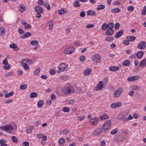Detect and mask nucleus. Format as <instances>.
Listing matches in <instances>:
<instances>
[{
  "label": "nucleus",
  "mask_w": 146,
  "mask_h": 146,
  "mask_svg": "<svg viewBox=\"0 0 146 146\" xmlns=\"http://www.w3.org/2000/svg\"><path fill=\"white\" fill-rule=\"evenodd\" d=\"M60 134L66 135L69 133V131L67 130L64 129L62 131H60Z\"/></svg>",
  "instance_id": "c9c22d12"
},
{
  "label": "nucleus",
  "mask_w": 146,
  "mask_h": 146,
  "mask_svg": "<svg viewBox=\"0 0 146 146\" xmlns=\"http://www.w3.org/2000/svg\"><path fill=\"white\" fill-rule=\"evenodd\" d=\"M5 32L4 28L2 26L0 27V35H4L5 33Z\"/></svg>",
  "instance_id": "cd10ccee"
},
{
  "label": "nucleus",
  "mask_w": 146,
  "mask_h": 146,
  "mask_svg": "<svg viewBox=\"0 0 146 146\" xmlns=\"http://www.w3.org/2000/svg\"><path fill=\"white\" fill-rule=\"evenodd\" d=\"M123 139V138L122 135H116V136L115 137L114 141L115 142L119 143L122 141Z\"/></svg>",
  "instance_id": "6e6552de"
},
{
  "label": "nucleus",
  "mask_w": 146,
  "mask_h": 146,
  "mask_svg": "<svg viewBox=\"0 0 146 146\" xmlns=\"http://www.w3.org/2000/svg\"><path fill=\"white\" fill-rule=\"evenodd\" d=\"M37 94H36V93L35 92L31 93L30 95V97L31 98L36 97H37Z\"/></svg>",
  "instance_id": "de8ad7c7"
},
{
  "label": "nucleus",
  "mask_w": 146,
  "mask_h": 146,
  "mask_svg": "<svg viewBox=\"0 0 146 146\" xmlns=\"http://www.w3.org/2000/svg\"><path fill=\"white\" fill-rule=\"evenodd\" d=\"M113 36L107 37L106 38V40L107 41L111 42L113 41Z\"/></svg>",
  "instance_id": "58836bf2"
},
{
  "label": "nucleus",
  "mask_w": 146,
  "mask_h": 146,
  "mask_svg": "<svg viewBox=\"0 0 146 146\" xmlns=\"http://www.w3.org/2000/svg\"><path fill=\"white\" fill-rule=\"evenodd\" d=\"M9 46L10 48H13V50L15 51H17L19 50V48L17 47V45L14 43L11 44Z\"/></svg>",
  "instance_id": "a211bd4d"
},
{
  "label": "nucleus",
  "mask_w": 146,
  "mask_h": 146,
  "mask_svg": "<svg viewBox=\"0 0 146 146\" xmlns=\"http://www.w3.org/2000/svg\"><path fill=\"white\" fill-rule=\"evenodd\" d=\"M92 59L93 61L99 63L101 61V57L98 54H96L92 56Z\"/></svg>",
  "instance_id": "423d86ee"
},
{
  "label": "nucleus",
  "mask_w": 146,
  "mask_h": 146,
  "mask_svg": "<svg viewBox=\"0 0 146 146\" xmlns=\"http://www.w3.org/2000/svg\"><path fill=\"white\" fill-rule=\"evenodd\" d=\"M33 129L32 127H29L27 129V132L28 133H30L31 132Z\"/></svg>",
  "instance_id": "4d7b16f0"
},
{
  "label": "nucleus",
  "mask_w": 146,
  "mask_h": 146,
  "mask_svg": "<svg viewBox=\"0 0 146 146\" xmlns=\"http://www.w3.org/2000/svg\"><path fill=\"white\" fill-rule=\"evenodd\" d=\"M13 129V127L10 125H3L0 127V130L8 132H10L11 130Z\"/></svg>",
  "instance_id": "f03ea898"
},
{
  "label": "nucleus",
  "mask_w": 146,
  "mask_h": 146,
  "mask_svg": "<svg viewBox=\"0 0 146 146\" xmlns=\"http://www.w3.org/2000/svg\"><path fill=\"white\" fill-rule=\"evenodd\" d=\"M123 92L122 89L120 88L118 89L114 94V97L115 98L118 97Z\"/></svg>",
  "instance_id": "1a4fd4ad"
},
{
  "label": "nucleus",
  "mask_w": 146,
  "mask_h": 146,
  "mask_svg": "<svg viewBox=\"0 0 146 146\" xmlns=\"http://www.w3.org/2000/svg\"><path fill=\"white\" fill-rule=\"evenodd\" d=\"M35 10L37 13H42L43 11V9L40 6H37L35 8Z\"/></svg>",
  "instance_id": "2eb2a0df"
},
{
  "label": "nucleus",
  "mask_w": 146,
  "mask_h": 146,
  "mask_svg": "<svg viewBox=\"0 0 146 146\" xmlns=\"http://www.w3.org/2000/svg\"><path fill=\"white\" fill-rule=\"evenodd\" d=\"M30 44L31 45L35 44L36 46H37L38 44V42L36 40H33L30 42Z\"/></svg>",
  "instance_id": "a19ab883"
},
{
  "label": "nucleus",
  "mask_w": 146,
  "mask_h": 146,
  "mask_svg": "<svg viewBox=\"0 0 146 146\" xmlns=\"http://www.w3.org/2000/svg\"><path fill=\"white\" fill-rule=\"evenodd\" d=\"M143 52L142 51H139L137 53L136 56L139 58L141 59L143 57Z\"/></svg>",
  "instance_id": "6ab92c4d"
},
{
  "label": "nucleus",
  "mask_w": 146,
  "mask_h": 146,
  "mask_svg": "<svg viewBox=\"0 0 146 146\" xmlns=\"http://www.w3.org/2000/svg\"><path fill=\"white\" fill-rule=\"evenodd\" d=\"M21 65L25 70H28L29 69V66L25 63H23L22 62Z\"/></svg>",
  "instance_id": "c85d7f7f"
},
{
  "label": "nucleus",
  "mask_w": 146,
  "mask_h": 146,
  "mask_svg": "<svg viewBox=\"0 0 146 146\" xmlns=\"http://www.w3.org/2000/svg\"><path fill=\"white\" fill-rule=\"evenodd\" d=\"M74 7H78L80 6V3L78 0H76L74 4Z\"/></svg>",
  "instance_id": "37998d69"
},
{
  "label": "nucleus",
  "mask_w": 146,
  "mask_h": 146,
  "mask_svg": "<svg viewBox=\"0 0 146 146\" xmlns=\"http://www.w3.org/2000/svg\"><path fill=\"white\" fill-rule=\"evenodd\" d=\"M13 73V71L9 72L6 74L5 75V76L7 77L8 76H9L11 75Z\"/></svg>",
  "instance_id": "774afa93"
},
{
  "label": "nucleus",
  "mask_w": 146,
  "mask_h": 146,
  "mask_svg": "<svg viewBox=\"0 0 146 146\" xmlns=\"http://www.w3.org/2000/svg\"><path fill=\"white\" fill-rule=\"evenodd\" d=\"M131 88L132 90H138L140 89L139 87L135 85L133 86H131Z\"/></svg>",
  "instance_id": "8fccbe9b"
},
{
  "label": "nucleus",
  "mask_w": 146,
  "mask_h": 146,
  "mask_svg": "<svg viewBox=\"0 0 146 146\" xmlns=\"http://www.w3.org/2000/svg\"><path fill=\"white\" fill-rule=\"evenodd\" d=\"M19 10L21 12H23L24 11L25 7L23 5L21 4L19 5Z\"/></svg>",
  "instance_id": "2f4dec72"
},
{
  "label": "nucleus",
  "mask_w": 146,
  "mask_h": 146,
  "mask_svg": "<svg viewBox=\"0 0 146 146\" xmlns=\"http://www.w3.org/2000/svg\"><path fill=\"white\" fill-rule=\"evenodd\" d=\"M87 14L88 15H90L96 16V12L95 11L92 10H90L88 11L87 12Z\"/></svg>",
  "instance_id": "4be33fe9"
},
{
  "label": "nucleus",
  "mask_w": 146,
  "mask_h": 146,
  "mask_svg": "<svg viewBox=\"0 0 146 146\" xmlns=\"http://www.w3.org/2000/svg\"><path fill=\"white\" fill-rule=\"evenodd\" d=\"M107 28H108L107 25L106 23H104L102 26V30H106Z\"/></svg>",
  "instance_id": "c03bdc74"
},
{
  "label": "nucleus",
  "mask_w": 146,
  "mask_h": 146,
  "mask_svg": "<svg viewBox=\"0 0 146 146\" xmlns=\"http://www.w3.org/2000/svg\"><path fill=\"white\" fill-rule=\"evenodd\" d=\"M118 130L117 128H116L115 129L112 130L110 132V134L112 135H114L117 133Z\"/></svg>",
  "instance_id": "49530a36"
},
{
  "label": "nucleus",
  "mask_w": 146,
  "mask_h": 146,
  "mask_svg": "<svg viewBox=\"0 0 146 146\" xmlns=\"http://www.w3.org/2000/svg\"><path fill=\"white\" fill-rule=\"evenodd\" d=\"M127 80L129 82L133 81L134 80L133 76L127 78Z\"/></svg>",
  "instance_id": "338daca9"
},
{
  "label": "nucleus",
  "mask_w": 146,
  "mask_h": 146,
  "mask_svg": "<svg viewBox=\"0 0 146 146\" xmlns=\"http://www.w3.org/2000/svg\"><path fill=\"white\" fill-rule=\"evenodd\" d=\"M65 142V140L63 138H60L58 140V142L60 145H62Z\"/></svg>",
  "instance_id": "ea45409f"
},
{
  "label": "nucleus",
  "mask_w": 146,
  "mask_h": 146,
  "mask_svg": "<svg viewBox=\"0 0 146 146\" xmlns=\"http://www.w3.org/2000/svg\"><path fill=\"white\" fill-rule=\"evenodd\" d=\"M27 88V85L25 84H23L21 85L20 86V88L21 90H23Z\"/></svg>",
  "instance_id": "3c124183"
},
{
  "label": "nucleus",
  "mask_w": 146,
  "mask_h": 146,
  "mask_svg": "<svg viewBox=\"0 0 146 146\" xmlns=\"http://www.w3.org/2000/svg\"><path fill=\"white\" fill-rule=\"evenodd\" d=\"M108 118V116L106 115L105 113H103V115L100 117V119L101 120L107 119Z\"/></svg>",
  "instance_id": "a878e982"
},
{
  "label": "nucleus",
  "mask_w": 146,
  "mask_h": 146,
  "mask_svg": "<svg viewBox=\"0 0 146 146\" xmlns=\"http://www.w3.org/2000/svg\"><path fill=\"white\" fill-rule=\"evenodd\" d=\"M123 64L125 66H128L130 64V61L128 60L125 61L123 62Z\"/></svg>",
  "instance_id": "4c0bfd02"
},
{
  "label": "nucleus",
  "mask_w": 146,
  "mask_h": 146,
  "mask_svg": "<svg viewBox=\"0 0 146 146\" xmlns=\"http://www.w3.org/2000/svg\"><path fill=\"white\" fill-rule=\"evenodd\" d=\"M108 29H112L113 28L114 24L112 23H109L108 24Z\"/></svg>",
  "instance_id": "79ce46f5"
},
{
  "label": "nucleus",
  "mask_w": 146,
  "mask_h": 146,
  "mask_svg": "<svg viewBox=\"0 0 146 146\" xmlns=\"http://www.w3.org/2000/svg\"><path fill=\"white\" fill-rule=\"evenodd\" d=\"M123 115L122 113H121L117 117V119L119 120H121L123 119Z\"/></svg>",
  "instance_id": "bf43d9fd"
},
{
  "label": "nucleus",
  "mask_w": 146,
  "mask_h": 146,
  "mask_svg": "<svg viewBox=\"0 0 146 146\" xmlns=\"http://www.w3.org/2000/svg\"><path fill=\"white\" fill-rule=\"evenodd\" d=\"M2 64L4 65L3 66L4 69L5 70H8L10 68L9 65L8 64V62L6 59L3 60Z\"/></svg>",
  "instance_id": "9d476101"
},
{
  "label": "nucleus",
  "mask_w": 146,
  "mask_h": 146,
  "mask_svg": "<svg viewBox=\"0 0 146 146\" xmlns=\"http://www.w3.org/2000/svg\"><path fill=\"white\" fill-rule=\"evenodd\" d=\"M119 67L117 66H112L109 68V69L113 71H115L119 70Z\"/></svg>",
  "instance_id": "aec40b11"
},
{
  "label": "nucleus",
  "mask_w": 146,
  "mask_h": 146,
  "mask_svg": "<svg viewBox=\"0 0 146 146\" xmlns=\"http://www.w3.org/2000/svg\"><path fill=\"white\" fill-rule=\"evenodd\" d=\"M31 34L30 33L28 32L25 33L23 36H21V38H22L24 39L29 37L30 36H31Z\"/></svg>",
  "instance_id": "412c9836"
},
{
  "label": "nucleus",
  "mask_w": 146,
  "mask_h": 146,
  "mask_svg": "<svg viewBox=\"0 0 146 146\" xmlns=\"http://www.w3.org/2000/svg\"><path fill=\"white\" fill-rule=\"evenodd\" d=\"M124 31L123 30H121L120 31L117 32L116 34V35L114 36L115 38H118L120 37L123 35V33Z\"/></svg>",
  "instance_id": "f3484780"
},
{
  "label": "nucleus",
  "mask_w": 146,
  "mask_h": 146,
  "mask_svg": "<svg viewBox=\"0 0 146 146\" xmlns=\"http://www.w3.org/2000/svg\"><path fill=\"white\" fill-rule=\"evenodd\" d=\"M75 50L74 48L72 46L68 47L67 48H66L64 51V53L65 54H71Z\"/></svg>",
  "instance_id": "20e7f679"
},
{
  "label": "nucleus",
  "mask_w": 146,
  "mask_h": 146,
  "mask_svg": "<svg viewBox=\"0 0 146 146\" xmlns=\"http://www.w3.org/2000/svg\"><path fill=\"white\" fill-rule=\"evenodd\" d=\"M85 58L84 56H81L80 58V61L83 62L85 60Z\"/></svg>",
  "instance_id": "052dcab7"
},
{
  "label": "nucleus",
  "mask_w": 146,
  "mask_h": 146,
  "mask_svg": "<svg viewBox=\"0 0 146 146\" xmlns=\"http://www.w3.org/2000/svg\"><path fill=\"white\" fill-rule=\"evenodd\" d=\"M48 24L49 26H53L54 23L52 20H50L48 22Z\"/></svg>",
  "instance_id": "680f3d73"
},
{
  "label": "nucleus",
  "mask_w": 146,
  "mask_h": 146,
  "mask_svg": "<svg viewBox=\"0 0 146 146\" xmlns=\"http://www.w3.org/2000/svg\"><path fill=\"white\" fill-rule=\"evenodd\" d=\"M62 110L63 111L65 112H68L70 111L69 108L67 107H64L63 109Z\"/></svg>",
  "instance_id": "09e8293b"
},
{
  "label": "nucleus",
  "mask_w": 146,
  "mask_h": 146,
  "mask_svg": "<svg viewBox=\"0 0 146 146\" xmlns=\"http://www.w3.org/2000/svg\"><path fill=\"white\" fill-rule=\"evenodd\" d=\"M102 130L100 128H98L94 131L93 134L95 136H98L100 135L102 133Z\"/></svg>",
  "instance_id": "f8f14e48"
},
{
  "label": "nucleus",
  "mask_w": 146,
  "mask_h": 146,
  "mask_svg": "<svg viewBox=\"0 0 146 146\" xmlns=\"http://www.w3.org/2000/svg\"><path fill=\"white\" fill-rule=\"evenodd\" d=\"M99 121V119L97 117H93L90 119L89 122L91 125H96Z\"/></svg>",
  "instance_id": "39448f33"
},
{
  "label": "nucleus",
  "mask_w": 146,
  "mask_h": 146,
  "mask_svg": "<svg viewBox=\"0 0 146 146\" xmlns=\"http://www.w3.org/2000/svg\"><path fill=\"white\" fill-rule=\"evenodd\" d=\"M18 32L20 35L23 34L25 33L23 30L21 28L19 29L18 30Z\"/></svg>",
  "instance_id": "6e6d98bb"
},
{
  "label": "nucleus",
  "mask_w": 146,
  "mask_h": 146,
  "mask_svg": "<svg viewBox=\"0 0 146 146\" xmlns=\"http://www.w3.org/2000/svg\"><path fill=\"white\" fill-rule=\"evenodd\" d=\"M105 7V6L103 5H98L97 8V10H100L103 9H104Z\"/></svg>",
  "instance_id": "7c9ffc66"
},
{
  "label": "nucleus",
  "mask_w": 146,
  "mask_h": 146,
  "mask_svg": "<svg viewBox=\"0 0 146 146\" xmlns=\"http://www.w3.org/2000/svg\"><path fill=\"white\" fill-rule=\"evenodd\" d=\"M50 73L51 75H53L55 74L56 72L54 70L51 69L50 70Z\"/></svg>",
  "instance_id": "0e129e2a"
},
{
  "label": "nucleus",
  "mask_w": 146,
  "mask_h": 146,
  "mask_svg": "<svg viewBox=\"0 0 146 146\" xmlns=\"http://www.w3.org/2000/svg\"><path fill=\"white\" fill-rule=\"evenodd\" d=\"M126 39L129 41H133L135 39V37L134 36H128L126 37Z\"/></svg>",
  "instance_id": "b1692460"
},
{
  "label": "nucleus",
  "mask_w": 146,
  "mask_h": 146,
  "mask_svg": "<svg viewBox=\"0 0 146 146\" xmlns=\"http://www.w3.org/2000/svg\"><path fill=\"white\" fill-rule=\"evenodd\" d=\"M103 83L102 81L99 82L98 85L96 87V90H101L103 87Z\"/></svg>",
  "instance_id": "4468645a"
},
{
  "label": "nucleus",
  "mask_w": 146,
  "mask_h": 146,
  "mask_svg": "<svg viewBox=\"0 0 146 146\" xmlns=\"http://www.w3.org/2000/svg\"><path fill=\"white\" fill-rule=\"evenodd\" d=\"M14 92L13 91H11L10 93L6 94L5 95V97L6 98L10 97L14 94Z\"/></svg>",
  "instance_id": "e433bc0d"
},
{
  "label": "nucleus",
  "mask_w": 146,
  "mask_h": 146,
  "mask_svg": "<svg viewBox=\"0 0 146 146\" xmlns=\"http://www.w3.org/2000/svg\"><path fill=\"white\" fill-rule=\"evenodd\" d=\"M24 25L26 28L29 29L31 27V25L29 24H27V23H25Z\"/></svg>",
  "instance_id": "e2e57ef3"
},
{
  "label": "nucleus",
  "mask_w": 146,
  "mask_h": 146,
  "mask_svg": "<svg viewBox=\"0 0 146 146\" xmlns=\"http://www.w3.org/2000/svg\"><path fill=\"white\" fill-rule=\"evenodd\" d=\"M86 14L85 12L84 11H82L80 13V16L81 17H83L85 16Z\"/></svg>",
  "instance_id": "5fc2aeb1"
},
{
  "label": "nucleus",
  "mask_w": 146,
  "mask_h": 146,
  "mask_svg": "<svg viewBox=\"0 0 146 146\" xmlns=\"http://www.w3.org/2000/svg\"><path fill=\"white\" fill-rule=\"evenodd\" d=\"M44 6L48 10H49L50 9V6L49 4H45Z\"/></svg>",
  "instance_id": "69168bd1"
},
{
  "label": "nucleus",
  "mask_w": 146,
  "mask_h": 146,
  "mask_svg": "<svg viewBox=\"0 0 146 146\" xmlns=\"http://www.w3.org/2000/svg\"><path fill=\"white\" fill-rule=\"evenodd\" d=\"M58 67L61 71H66L68 70V65L65 63H61L58 66Z\"/></svg>",
  "instance_id": "7ed1b4c3"
},
{
  "label": "nucleus",
  "mask_w": 146,
  "mask_h": 146,
  "mask_svg": "<svg viewBox=\"0 0 146 146\" xmlns=\"http://www.w3.org/2000/svg\"><path fill=\"white\" fill-rule=\"evenodd\" d=\"M66 12V11L65 10L62 9L58 11V14L60 15H62L65 13Z\"/></svg>",
  "instance_id": "bb28decb"
},
{
  "label": "nucleus",
  "mask_w": 146,
  "mask_h": 146,
  "mask_svg": "<svg viewBox=\"0 0 146 146\" xmlns=\"http://www.w3.org/2000/svg\"><path fill=\"white\" fill-rule=\"evenodd\" d=\"M121 103L119 102L113 103L111 104V107L112 108L115 109L116 107H120L121 106Z\"/></svg>",
  "instance_id": "ddd939ff"
},
{
  "label": "nucleus",
  "mask_w": 146,
  "mask_h": 146,
  "mask_svg": "<svg viewBox=\"0 0 146 146\" xmlns=\"http://www.w3.org/2000/svg\"><path fill=\"white\" fill-rule=\"evenodd\" d=\"M74 92L75 90L73 87L69 84L66 85L62 91V92L65 94L73 93Z\"/></svg>",
  "instance_id": "f257e3e1"
},
{
  "label": "nucleus",
  "mask_w": 146,
  "mask_h": 146,
  "mask_svg": "<svg viewBox=\"0 0 146 146\" xmlns=\"http://www.w3.org/2000/svg\"><path fill=\"white\" fill-rule=\"evenodd\" d=\"M91 71L92 70L91 69L88 68L84 71L83 74L85 76L88 75L90 73Z\"/></svg>",
  "instance_id": "393cba45"
},
{
  "label": "nucleus",
  "mask_w": 146,
  "mask_h": 146,
  "mask_svg": "<svg viewBox=\"0 0 146 146\" xmlns=\"http://www.w3.org/2000/svg\"><path fill=\"white\" fill-rule=\"evenodd\" d=\"M43 104V102L42 100H40L38 101L37 103V106L38 108L41 107Z\"/></svg>",
  "instance_id": "f704fd0d"
},
{
  "label": "nucleus",
  "mask_w": 146,
  "mask_h": 146,
  "mask_svg": "<svg viewBox=\"0 0 146 146\" xmlns=\"http://www.w3.org/2000/svg\"><path fill=\"white\" fill-rule=\"evenodd\" d=\"M137 47L139 49H143L146 47V44L145 42L142 41L138 44Z\"/></svg>",
  "instance_id": "9b49d317"
},
{
  "label": "nucleus",
  "mask_w": 146,
  "mask_h": 146,
  "mask_svg": "<svg viewBox=\"0 0 146 146\" xmlns=\"http://www.w3.org/2000/svg\"><path fill=\"white\" fill-rule=\"evenodd\" d=\"M113 32L112 29H108L106 30V33L107 36H111L113 34Z\"/></svg>",
  "instance_id": "dca6fc26"
},
{
  "label": "nucleus",
  "mask_w": 146,
  "mask_h": 146,
  "mask_svg": "<svg viewBox=\"0 0 146 146\" xmlns=\"http://www.w3.org/2000/svg\"><path fill=\"white\" fill-rule=\"evenodd\" d=\"M146 65V59H145L143 60L139 64V66L142 67Z\"/></svg>",
  "instance_id": "5701e85b"
},
{
  "label": "nucleus",
  "mask_w": 146,
  "mask_h": 146,
  "mask_svg": "<svg viewBox=\"0 0 146 146\" xmlns=\"http://www.w3.org/2000/svg\"><path fill=\"white\" fill-rule=\"evenodd\" d=\"M12 141L14 143H16L18 141L17 138L15 136H12L11 138Z\"/></svg>",
  "instance_id": "72a5a7b5"
},
{
  "label": "nucleus",
  "mask_w": 146,
  "mask_h": 146,
  "mask_svg": "<svg viewBox=\"0 0 146 146\" xmlns=\"http://www.w3.org/2000/svg\"><path fill=\"white\" fill-rule=\"evenodd\" d=\"M119 26H120V24L119 23H115V26H114L115 29L116 30L117 29L119 28Z\"/></svg>",
  "instance_id": "13d9d810"
},
{
  "label": "nucleus",
  "mask_w": 146,
  "mask_h": 146,
  "mask_svg": "<svg viewBox=\"0 0 146 146\" xmlns=\"http://www.w3.org/2000/svg\"><path fill=\"white\" fill-rule=\"evenodd\" d=\"M6 141L3 139L0 140V144H1L0 146H7V144L5 143Z\"/></svg>",
  "instance_id": "c756f323"
},
{
  "label": "nucleus",
  "mask_w": 146,
  "mask_h": 146,
  "mask_svg": "<svg viewBox=\"0 0 146 146\" xmlns=\"http://www.w3.org/2000/svg\"><path fill=\"white\" fill-rule=\"evenodd\" d=\"M120 9L118 8H116L113 9L111 10V12L113 13H117L120 12Z\"/></svg>",
  "instance_id": "473e14b6"
},
{
  "label": "nucleus",
  "mask_w": 146,
  "mask_h": 146,
  "mask_svg": "<svg viewBox=\"0 0 146 146\" xmlns=\"http://www.w3.org/2000/svg\"><path fill=\"white\" fill-rule=\"evenodd\" d=\"M111 122L110 121H107L102 126L104 131L106 130L109 129L110 126Z\"/></svg>",
  "instance_id": "0eeeda50"
},
{
  "label": "nucleus",
  "mask_w": 146,
  "mask_h": 146,
  "mask_svg": "<svg viewBox=\"0 0 146 146\" xmlns=\"http://www.w3.org/2000/svg\"><path fill=\"white\" fill-rule=\"evenodd\" d=\"M134 9V7L133 6H130L128 7L127 9L130 12H131Z\"/></svg>",
  "instance_id": "864d4df0"
},
{
  "label": "nucleus",
  "mask_w": 146,
  "mask_h": 146,
  "mask_svg": "<svg viewBox=\"0 0 146 146\" xmlns=\"http://www.w3.org/2000/svg\"><path fill=\"white\" fill-rule=\"evenodd\" d=\"M40 68H37L34 72V74L35 75H37L40 72Z\"/></svg>",
  "instance_id": "a18cd8bd"
},
{
  "label": "nucleus",
  "mask_w": 146,
  "mask_h": 146,
  "mask_svg": "<svg viewBox=\"0 0 146 146\" xmlns=\"http://www.w3.org/2000/svg\"><path fill=\"white\" fill-rule=\"evenodd\" d=\"M142 14L143 15L146 14V5L143 8L142 11Z\"/></svg>",
  "instance_id": "603ef678"
}]
</instances>
